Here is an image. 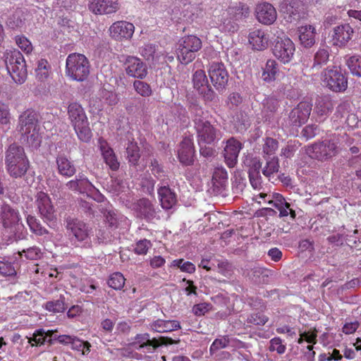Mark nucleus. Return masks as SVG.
Listing matches in <instances>:
<instances>
[{"instance_id":"obj_1","label":"nucleus","mask_w":361,"mask_h":361,"mask_svg":"<svg viewBox=\"0 0 361 361\" xmlns=\"http://www.w3.org/2000/svg\"><path fill=\"white\" fill-rule=\"evenodd\" d=\"M249 14V8L242 2H232L226 8L219 6L213 13L214 25L223 33L231 35L238 30L236 21Z\"/></svg>"},{"instance_id":"obj_2","label":"nucleus","mask_w":361,"mask_h":361,"mask_svg":"<svg viewBox=\"0 0 361 361\" xmlns=\"http://www.w3.org/2000/svg\"><path fill=\"white\" fill-rule=\"evenodd\" d=\"M30 166L24 148L16 143L10 145L5 152V167L8 174L13 178H23Z\"/></svg>"},{"instance_id":"obj_3","label":"nucleus","mask_w":361,"mask_h":361,"mask_svg":"<svg viewBox=\"0 0 361 361\" xmlns=\"http://www.w3.org/2000/svg\"><path fill=\"white\" fill-rule=\"evenodd\" d=\"M38 115L32 109H27L19 116V131L21 138L30 147L38 148L42 142V136L39 133Z\"/></svg>"},{"instance_id":"obj_4","label":"nucleus","mask_w":361,"mask_h":361,"mask_svg":"<svg viewBox=\"0 0 361 361\" xmlns=\"http://www.w3.org/2000/svg\"><path fill=\"white\" fill-rule=\"evenodd\" d=\"M67 113L78 138L83 142H89L92 133L85 109L79 102H72L68 106Z\"/></svg>"},{"instance_id":"obj_5","label":"nucleus","mask_w":361,"mask_h":361,"mask_svg":"<svg viewBox=\"0 0 361 361\" xmlns=\"http://www.w3.org/2000/svg\"><path fill=\"white\" fill-rule=\"evenodd\" d=\"M195 148L192 136H185L182 141V166L184 165L185 176L188 180H192L199 188L200 183V167L197 163L195 164Z\"/></svg>"},{"instance_id":"obj_6","label":"nucleus","mask_w":361,"mask_h":361,"mask_svg":"<svg viewBox=\"0 0 361 361\" xmlns=\"http://www.w3.org/2000/svg\"><path fill=\"white\" fill-rule=\"evenodd\" d=\"M90 62L84 54L73 53L66 58V74L73 80H85L90 74Z\"/></svg>"},{"instance_id":"obj_7","label":"nucleus","mask_w":361,"mask_h":361,"mask_svg":"<svg viewBox=\"0 0 361 361\" xmlns=\"http://www.w3.org/2000/svg\"><path fill=\"white\" fill-rule=\"evenodd\" d=\"M340 150L339 140L337 137H334L308 146L307 153L312 158L326 161L336 156Z\"/></svg>"},{"instance_id":"obj_8","label":"nucleus","mask_w":361,"mask_h":361,"mask_svg":"<svg viewBox=\"0 0 361 361\" xmlns=\"http://www.w3.org/2000/svg\"><path fill=\"white\" fill-rule=\"evenodd\" d=\"M5 62L6 69L15 82L24 83L27 79V72L23 54L18 51L7 52Z\"/></svg>"},{"instance_id":"obj_9","label":"nucleus","mask_w":361,"mask_h":361,"mask_svg":"<svg viewBox=\"0 0 361 361\" xmlns=\"http://www.w3.org/2000/svg\"><path fill=\"white\" fill-rule=\"evenodd\" d=\"M257 203H268L275 207L279 211V216L285 217L290 215L292 219H295L296 216L295 212L290 208V205L286 202L284 197L278 192L267 194L261 192L255 195L253 198Z\"/></svg>"},{"instance_id":"obj_10","label":"nucleus","mask_w":361,"mask_h":361,"mask_svg":"<svg viewBox=\"0 0 361 361\" xmlns=\"http://www.w3.org/2000/svg\"><path fill=\"white\" fill-rule=\"evenodd\" d=\"M295 45L288 36L283 35L278 36L274 40L272 53L273 55L282 63L290 62L295 55Z\"/></svg>"},{"instance_id":"obj_11","label":"nucleus","mask_w":361,"mask_h":361,"mask_svg":"<svg viewBox=\"0 0 361 361\" xmlns=\"http://www.w3.org/2000/svg\"><path fill=\"white\" fill-rule=\"evenodd\" d=\"M66 228L75 244L83 243V246L90 247L91 229L87 224L78 219H71L67 221Z\"/></svg>"},{"instance_id":"obj_12","label":"nucleus","mask_w":361,"mask_h":361,"mask_svg":"<svg viewBox=\"0 0 361 361\" xmlns=\"http://www.w3.org/2000/svg\"><path fill=\"white\" fill-rule=\"evenodd\" d=\"M323 84L336 92H344L348 87V80L341 71L336 67L325 69L321 76Z\"/></svg>"},{"instance_id":"obj_13","label":"nucleus","mask_w":361,"mask_h":361,"mask_svg":"<svg viewBox=\"0 0 361 361\" xmlns=\"http://www.w3.org/2000/svg\"><path fill=\"white\" fill-rule=\"evenodd\" d=\"M195 128L200 145L212 144L222 137L221 131L215 128L207 121L199 120L195 122Z\"/></svg>"},{"instance_id":"obj_14","label":"nucleus","mask_w":361,"mask_h":361,"mask_svg":"<svg viewBox=\"0 0 361 361\" xmlns=\"http://www.w3.org/2000/svg\"><path fill=\"white\" fill-rule=\"evenodd\" d=\"M35 206L40 217L46 222L55 219V209L49 195L43 191L37 192L35 195Z\"/></svg>"},{"instance_id":"obj_15","label":"nucleus","mask_w":361,"mask_h":361,"mask_svg":"<svg viewBox=\"0 0 361 361\" xmlns=\"http://www.w3.org/2000/svg\"><path fill=\"white\" fill-rule=\"evenodd\" d=\"M280 8L287 22L295 23L306 17L303 4L299 0H284Z\"/></svg>"},{"instance_id":"obj_16","label":"nucleus","mask_w":361,"mask_h":361,"mask_svg":"<svg viewBox=\"0 0 361 361\" xmlns=\"http://www.w3.org/2000/svg\"><path fill=\"white\" fill-rule=\"evenodd\" d=\"M202 47L200 39L195 35L185 37L182 42V63L191 62Z\"/></svg>"},{"instance_id":"obj_17","label":"nucleus","mask_w":361,"mask_h":361,"mask_svg":"<svg viewBox=\"0 0 361 361\" xmlns=\"http://www.w3.org/2000/svg\"><path fill=\"white\" fill-rule=\"evenodd\" d=\"M209 75L216 90H222L225 88L228 80V73L222 63H212L209 68Z\"/></svg>"},{"instance_id":"obj_18","label":"nucleus","mask_w":361,"mask_h":361,"mask_svg":"<svg viewBox=\"0 0 361 361\" xmlns=\"http://www.w3.org/2000/svg\"><path fill=\"white\" fill-rule=\"evenodd\" d=\"M110 36L118 41L127 40L132 38L135 32V26L133 23L119 20L114 23L109 27Z\"/></svg>"},{"instance_id":"obj_19","label":"nucleus","mask_w":361,"mask_h":361,"mask_svg":"<svg viewBox=\"0 0 361 361\" xmlns=\"http://www.w3.org/2000/svg\"><path fill=\"white\" fill-rule=\"evenodd\" d=\"M126 74L135 78L143 79L147 75L146 64L138 57L128 56L124 63Z\"/></svg>"},{"instance_id":"obj_20","label":"nucleus","mask_w":361,"mask_h":361,"mask_svg":"<svg viewBox=\"0 0 361 361\" xmlns=\"http://www.w3.org/2000/svg\"><path fill=\"white\" fill-rule=\"evenodd\" d=\"M256 19L265 25H272L277 18V12L274 6L268 2L259 3L255 8Z\"/></svg>"},{"instance_id":"obj_21","label":"nucleus","mask_w":361,"mask_h":361,"mask_svg":"<svg viewBox=\"0 0 361 361\" xmlns=\"http://www.w3.org/2000/svg\"><path fill=\"white\" fill-rule=\"evenodd\" d=\"M193 85L200 94L206 100L211 101L214 98V92L210 88L204 71L197 70L193 74Z\"/></svg>"},{"instance_id":"obj_22","label":"nucleus","mask_w":361,"mask_h":361,"mask_svg":"<svg viewBox=\"0 0 361 361\" xmlns=\"http://www.w3.org/2000/svg\"><path fill=\"white\" fill-rule=\"evenodd\" d=\"M120 7L118 0H90L89 9L95 15H109L116 13Z\"/></svg>"},{"instance_id":"obj_23","label":"nucleus","mask_w":361,"mask_h":361,"mask_svg":"<svg viewBox=\"0 0 361 361\" xmlns=\"http://www.w3.org/2000/svg\"><path fill=\"white\" fill-rule=\"evenodd\" d=\"M312 111V104L307 101L300 102L290 113L289 118L291 123L300 126L308 120Z\"/></svg>"},{"instance_id":"obj_24","label":"nucleus","mask_w":361,"mask_h":361,"mask_svg":"<svg viewBox=\"0 0 361 361\" xmlns=\"http://www.w3.org/2000/svg\"><path fill=\"white\" fill-rule=\"evenodd\" d=\"M353 28L348 23L338 25L334 28L331 40L334 45L343 47L352 39Z\"/></svg>"},{"instance_id":"obj_25","label":"nucleus","mask_w":361,"mask_h":361,"mask_svg":"<svg viewBox=\"0 0 361 361\" xmlns=\"http://www.w3.org/2000/svg\"><path fill=\"white\" fill-rule=\"evenodd\" d=\"M269 39V32L263 29H254L248 35V41L252 49L258 51L266 49Z\"/></svg>"},{"instance_id":"obj_26","label":"nucleus","mask_w":361,"mask_h":361,"mask_svg":"<svg viewBox=\"0 0 361 361\" xmlns=\"http://www.w3.org/2000/svg\"><path fill=\"white\" fill-rule=\"evenodd\" d=\"M241 148V142L235 138H231L226 142V145L224 147V158L229 168H233L236 164L238 154Z\"/></svg>"},{"instance_id":"obj_27","label":"nucleus","mask_w":361,"mask_h":361,"mask_svg":"<svg viewBox=\"0 0 361 361\" xmlns=\"http://www.w3.org/2000/svg\"><path fill=\"white\" fill-rule=\"evenodd\" d=\"M300 44L305 48L312 47L316 42L317 30L312 25H305L298 28Z\"/></svg>"},{"instance_id":"obj_28","label":"nucleus","mask_w":361,"mask_h":361,"mask_svg":"<svg viewBox=\"0 0 361 361\" xmlns=\"http://www.w3.org/2000/svg\"><path fill=\"white\" fill-rule=\"evenodd\" d=\"M1 217L5 228H13L18 225L21 220L19 212L7 204H3L1 207Z\"/></svg>"},{"instance_id":"obj_29","label":"nucleus","mask_w":361,"mask_h":361,"mask_svg":"<svg viewBox=\"0 0 361 361\" xmlns=\"http://www.w3.org/2000/svg\"><path fill=\"white\" fill-rule=\"evenodd\" d=\"M137 343H140V349L152 347V350L157 349L161 345L173 343V340L168 337H160L159 338L150 339L149 334H137L135 337Z\"/></svg>"},{"instance_id":"obj_30","label":"nucleus","mask_w":361,"mask_h":361,"mask_svg":"<svg viewBox=\"0 0 361 361\" xmlns=\"http://www.w3.org/2000/svg\"><path fill=\"white\" fill-rule=\"evenodd\" d=\"M281 73L279 63L274 59H268L262 67V79L267 83L274 82Z\"/></svg>"},{"instance_id":"obj_31","label":"nucleus","mask_w":361,"mask_h":361,"mask_svg":"<svg viewBox=\"0 0 361 361\" xmlns=\"http://www.w3.org/2000/svg\"><path fill=\"white\" fill-rule=\"evenodd\" d=\"M58 173L64 177H72L76 172L73 162L65 154L58 155L56 159Z\"/></svg>"},{"instance_id":"obj_32","label":"nucleus","mask_w":361,"mask_h":361,"mask_svg":"<svg viewBox=\"0 0 361 361\" xmlns=\"http://www.w3.org/2000/svg\"><path fill=\"white\" fill-rule=\"evenodd\" d=\"M262 164L259 159L255 158L252 160V164L248 171L250 184L254 189L258 190L262 188V180L259 173Z\"/></svg>"},{"instance_id":"obj_33","label":"nucleus","mask_w":361,"mask_h":361,"mask_svg":"<svg viewBox=\"0 0 361 361\" xmlns=\"http://www.w3.org/2000/svg\"><path fill=\"white\" fill-rule=\"evenodd\" d=\"M54 331H45L42 329L36 330L32 337H27V342L31 346H40L45 343L52 344Z\"/></svg>"},{"instance_id":"obj_34","label":"nucleus","mask_w":361,"mask_h":361,"mask_svg":"<svg viewBox=\"0 0 361 361\" xmlns=\"http://www.w3.org/2000/svg\"><path fill=\"white\" fill-rule=\"evenodd\" d=\"M158 194L161 207L164 209H169L176 203V195L169 187H161L158 190Z\"/></svg>"},{"instance_id":"obj_35","label":"nucleus","mask_w":361,"mask_h":361,"mask_svg":"<svg viewBox=\"0 0 361 361\" xmlns=\"http://www.w3.org/2000/svg\"><path fill=\"white\" fill-rule=\"evenodd\" d=\"M26 221L30 231L35 235L37 236L50 235V238L52 237V234L42 226L40 221L36 216L29 214L26 218Z\"/></svg>"},{"instance_id":"obj_36","label":"nucleus","mask_w":361,"mask_h":361,"mask_svg":"<svg viewBox=\"0 0 361 361\" xmlns=\"http://www.w3.org/2000/svg\"><path fill=\"white\" fill-rule=\"evenodd\" d=\"M150 327L156 332L165 333L177 329L180 325L177 321L157 319L150 324Z\"/></svg>"},{"instance_id":"obj_37","label":"nucleus","mask_w":361,"mask_h":361,"mask_svg":"<svg viewBox=\"0 0 361 361\" xmlns=\"http://www.w3.org/2000/svg\"><path fill=\"white\" fill-rule=\"evenodd\" d=\"M200 12V8L196 1H182V14L186 20H192Z\"/></svg>"},{"instance_id":"obj_38","label":"nucleus","mask_w":361,"mask_h":361,"mask_svg":"<svg viewBox=\"0 0 361 361\" xmlns=\"http://www.w3.org/2000/svg\"><path fill=\"white\" fill-rule=\"evenodd\" d=\"M51 73V66L47 59H41L37 61L35 68L36 78L41 82L47 80Z\"/></svg>"},{"instance_id":"obj_39","label":"nucleus","mask_w":361,"mask_h":361,"mask_svg":"<svg viewBox=\"0 0 361 361\" xmlns=\"http://www.w3.org/2000/svg\"><path fill=\"white\" fill-rule=\"evenodd\" d=\"M333 109V104L328 96L317 98L314 111L319 116H326Z\"/></svg>"},{"instance_id":"obj_40","label":"nucleus","mask_w":361,"mask_h":361,"mask_svg":"<svg viewBox=\"0 0 361 361\" xmlns=\"http://www.w3.org/2000/svg\"><path fill=\"white\" fill-rule=\"evenodd\" d=\"M102 156L106 165L112 171H117L119 169L120 163L118 161L117 157L112 148L107 146H101Z\"/></svg>"},{"instance_id":"obj_41","label":"nucleus","mask_w":361,"mask_h":361,"mask_svg":"<svg viewBox=\"0 0 361 361\" xmlns=\"http://www.w3.org/2000/svg\"><path fill=\"white\" fill-rule=\"evenodd\" d=\"M126 158L130 164L136 166L140 158V148L137 143L133 140L129 141L126 147Z\"/></svg>"},{"instance_id":"obj_42","label":"nucleus","mask_w":361,"mask_h":361,"mask_svg":"<svg viewBox=\"0 0 361 361\" xmlns=\"http://www.w3.org/2000/svg\"><path fill=\"white\" fill-rule=\"evenodd\" d=\"M279 159L276 157H273L267 161L266 165L262 169V173L270 180L271 177L279 171Z\"/></svg>"},{"instance_id":"obj_43","label":"nucleus","mask_w":361,"mask_h":361,"mask_svg":"<svg viewBox=\"0 0 361 361\" xmlns=\"http://www.w3.org/2000/svg\"><path fill=\"white\" fill-rule=\"evenodd\" d=\"M317 337V331L316 329H310L307 331H304L300 334V338H298V343L302 344L304 341L307 342L309 345L307 348L312 351L313 349V345L316 343Z\"/></svg>"},{"instance_id":"obj_44","label":"nucleus","mask_w":361,"mask_h":361,"mask_svg":"<svg viewBox=\"0 0 361 361\" xmlns=\"http://www.w3.org/2000/svg\"><path fill=\"white\" fill-rule=\"evenodd\" d=\"M345 63L350 69L352 74L361 77V56L353 55L349 56L345 60Z\"/></svg>"},{"instance_id":"obj_45","label":"nucleus","mask_w":361,"mask_h":361,"mask_svg":"<svg viewBox=\"0 0 361 361\" xmlns=\"http://www.w3.org/2000/svg\"><path fill=\"white\" fill-rule=\"evenodd\" d=\"M71 347L72 350L80 353L81 355H87L90 353L92 345L90 342L81 340L75 336Z\"/></svg>"},{"instance_id":"obj_46","label":"nucleus","mask_w":361,"mask_h":361,"mask_svg":"<svg viewBox=\"0 0 361 361\" xmlns=\"http://www.w3.org/2000/svg\"><path fill=\"white\" fill-rule=\"evenodd\" d=\"M45 309L53 313L63 312L66 310L65 298L61 296L56 300L48 301L44 305Z\"/></svg>"},{"instance_id":"obj_47","label":"nucleus","mask_w":361,"mask_h":361,"mask_svg":"<svg viewBox=\"0 0 361 361\" xmlns=\"http://www.w3.org/2000/svg\"><path fill=\"white\" fill-rule=\"evenodd\" d=\"M279 107V101L274 97H268L264 100L262 113L265 117H269Z\"/></svg>"},{"instance_id":"obj_48","label":"nucleus","mask_w":361,"mask_h":361,"mask_svg":"<svg viewBox=\"0 0 361 361\" xmlns=\"http://www.w3.org/2000/svg\"><path fill=\"white\" fill-rule=\"evenodd\" d=\"M133 87L137 94L144 97H149L152 93L150 85L140 80L134 81Z\"/></svg>"},{"instance_id":"obj_49","label":"nucleus","mask_w":361,"mask_h":361,"mask_svg":"<svg viewBox=\"0 0 361 361\" xmlns=\"http://www.w3.org/2000/svg\"><path fill=\"white\" fill-rule=\"evenodd\" d=\"M125 281L126 279L121 273L116 272L110 276L108 285L115 290H120L123 287Z\"/></svg>"},{"instance_id":"obj_50","label":"nucleus","mask_w":361,"mask_h":361,"mask_svg":"<svg viewBox=\"0 0 361 361\" xmlns=\"http://www.w3.org/2000/svg\"><path fill=\"white\" fill-rule=\"evenodd\" d=\"M228 174L226 171L222 167H217L214 169L212 176L214 185L223 186L227 180Z\"/></svg>"},{"instance_id":"obj_51","label":"nucleus","mask_w":361,"mask_h":361,"mask_svg":"<svg viewBox=\"0 0 361 361\" xmlns=\"http://www.w3.org/2000/svg\"><path fill=\"white\" fill-rule=\"evenodd\" d=\"M329 57V54L327 49H319L314 55L313 68L326 64Z\"/></svg>"},{"instance_id":"obj_52","label":"nucleus","mask_w":361,"mask_h":361,"mask_svg":"<svg viewBox=\"0 0 361 361\" xmlns=\"http://www.w3.org/2000/svg\"><path fill=\"white\" fill-rule=\"evenodd\" d=\"M152 246V244L150 240L142 239L135 243L133 250L134 252L138 255H145Z\"/></svg>"},{"instance_id":"obj_53","label":"nucleus","mask_w":361,"mask_h":361,"mask_svg":"<svg viewBox=\"0 0 361 361\" xmlns=\"http://www.w3.org/2000/svg\"><path fill=\"white\" fill-rule=\"evenodd\" d=\"M269 350L271 352L276 351L277 353L281 355L285 353L286 346L283 343L282 340L279 337H275L271 339Z\"/></svg>"},{"instance_id":"obj_54","label":"nucleus","mask_w":361,"mask_h":361,"mask_svg":"<svg viewBox=\"0 0 361 361\" xmlns=\"http://www.w3.org/2000/svg\"><path fill=\"white\" fill-rule=\"evenodd\" d=\"M77 178L79 184L80 192L92 191L94 189V186L84 174L79 173L78 176H77Z\"/></svg>"},{"instance_id":"obj_55","label":"nucleus","mask_w":361,"mask_h":361,"mask_svg":"<svg viewBox=\"0 0 361 361\" xmlns=\"http://www.w3.org/2000/svg\"><path fill=\"white\" fill-rule=\"evenodd\" d=\"M16 42L18 47L26 54H29L32 51L31 42L25 36H17Z\"/></svg>"},{"instance_id":"obj_56","label":"nucleus","mask_w":361,"mask_h":361,"mask_svg":"<svg viewBox=\"0 0 361 361\" xmlns=\"http://www.w3.org/2000/svg\"><path fill=\"white\" fill-rule=\"evenodd\" d=\"M278 147V142L275 139L268 137L263 146V152L267 155H272L275 153Z\"/></svg>"},{"instance_id":"obj_57","label":"nucleus","mask_w":361,"mask_h":361,"mask_svg":"<svg viewBox=\"0 0 361 361\" xmlns=\"http://www.w3.org/2000/svg\"><path fill=\"white\" fill-rule=\"evenodd\" d=\"M23 252L25 254V258L30 260L39 259L42 255L41 249L36 246L31 247L27 250H23Z\"/></svg>"},{"instance_id":"obj_58","label":"nucleus","mask_w":361,"mask_h":361,"mask_svg":"<svg viewBox=\"0 0 361 361\" xmlns=\"http://www.w3.org/2000/svg\"><path fill=\"white\" fill-rule=\"evenodd\" d=\"M267 321V317L259 312L252 314L247 317V322L255 325H264Z\"/></svg>"},{"instance_id":"obj_59","label":"nucleus","mask_w":361,"mask_h":361,"mask_svg":"<svg viewBox=\"0 0 361 361\" xmlns=\"http://www.w3.org/2000/svg\"><path fill=\"white\" fill-rule=\"evenodd\" d=\"M228 343L229 341L227 336H224L221 338H216L212 343L210 346V351L214 353L221 348H224L228 345Z\"/></svg>"},{"instance_id":"obj_60","label":"nucleus","mask_w":361,"mask_h":361,"mask_svg":"<svg viewBox=\"0 0 361 361\" xmlns=\"http://www.w3.org/2000/svg\"><path fill=\"white\" fill-rule=\"evenodd\" d=\"M342 358V355L338 350L334 348L331 352L323 353L320 355L321 361L339 360Z\"/></svg>"},{"instance_id":"obj_61","label":"nucleus","mask_w":361,"mask_h":361,"mask_svg":"<svg viewBox=\"0 0 361 361\" xmlns=\"http://www.w3.org/2000/svg\"><path fill=\"white\" fill-rule=\"evenodd\" d=\"M15 273V269L11 262L0 261V274L1 275L12 276Z\"/></svg>"},{"instance_id":"obj_62","label":"nucleus","mask_w":361,"mask_h":361,"mask_svg":"<svg viewBox=\"0 0 361 361\" xmlns=\"http://www.w3.org/2000/svg\"><path fill=\"white\" fill-rule=\"evenodd\" d=\"M10 123V113L8 106L5 104H0V123L8 125Z\"/></svg>"},{"instance_id":"obj_63","label":"nucleus","mask_w":361,"mask_h":361,"mask_svg":"<svg viewBox=\"0 0 361 361\" xmlns=\"http://www.w3.org/2000/svg\"><path fill=\"white\" fill-rule=\"evenodd\" d=\"M152 173L158 178L164 177V171L159 164L157 160L153 159L150 165Z\"/></svg>"},{"instance_id":"obj_64","label":"nucleus","mask_w":361,"mask_h":361,"mask_svg":"<svg viewBox=\"0 0 361 361\" xmlns=\"http://www.w3.org/2000/svg\"><path fill=\"white\" fill-rule=\"evenodd\" d=\"M334 338L335 336L332 333L325 332L319 337V341L323 345L328 346L334 343Z\"/></svg>"}]
</instances>
